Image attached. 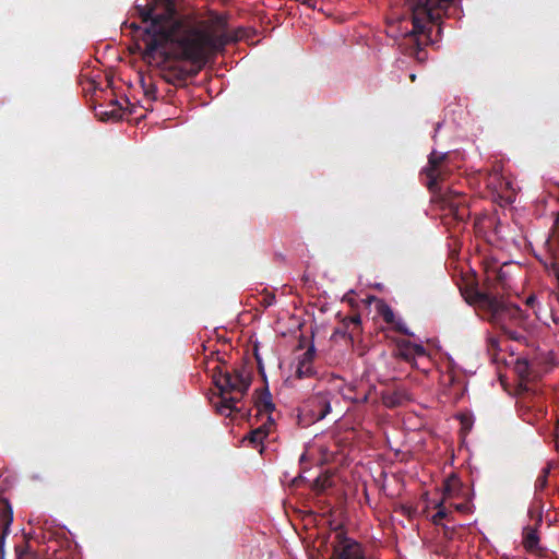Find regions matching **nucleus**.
<instances>
[{"mask_svg": "<svg viewBox=\"0 0 559 559\" xmlns=\"http://www.w3.org/2000/svg\"><path fill=\"white\" fill-rule=\"evenodd\" d=\"M142 22L151 21L143 32L145 48L142 60L160 71L168 84L183 85L189 78L195 76L209 59L224 50L229 43L242 38V31L227 32V24L218 17L204 27H186L175 31L160 29V16L154 15V8L135 7Z\"/></svg>", "mask_w": 559, "mask_h": 559, "instance_id": "obj_1", "label": "nucleus"}, {"mask_svg": "<svg viewBox=\"0 0 559 559\" xmlns=\"http://www.w3.org/2000/svg\"><path fill=\"white\" fill-rule=\"evenodd\" d=\"M447 153L432 151L428 158V166L424 169L427 178L426 187L433 194V200L440 204L445 216H451L457 223H464L471 217V199L466 194L456 192L443 186V162Z\"/></svg>", "mask_w": 559, "mask_h": 559, "instance_id": "obj_2", "label": "nucleus"}, {"mask_svg": "<svg viewBox=\"0 0 559 559\" xmlns=\"http://www.w3.org/2000/svg\"><path fill=\"white\" fill-rule=\"evenodd\" d=\"M212 380L218 390V400L213 402L216 412L224 416H229L233 412H240L237 403L240 402L250 388V371L241 366L229 372L217 365L212 369Z\"/></svg>", "mask_w": 559, "mask_h": 559, "instance_id": "obj_3", "label": "nucleus"}, {"mask_svg": "<svg viewBox=\"0 0 559 559\" xmlns=\"http://www.w3.org/2000/svg\"><path fill=\"white\" fill-rule=\"evenodd\" d=\"M468 304H475L486 312L487 320L493 325L506 329L507 321L520 322L524 319L522 309L502 298L488 293L475 290L465 297Z\"/></svg>", "mask_w": 559, "mask_h": 559, "instance_id": "obj_4", "label": "nucleus"}, {"mask_svg": "<svg viewBox=\"0 0 559 559\" xmlns=\"http://www.w3.org/2000/svg\"><path fill=\"white\" fill-rule=\"evenodd\" d=\"M452 0H404L411 12L414 31L425 33L428 25H435L441 19L444 8Z\"/></svg>", "mask_w": 559, "mask_h": 559, "instance_id": "obj_5", "label": "nucleus"}, {"mask_svg": "<svg viewBox=\"0 0 559 559\" xmlns=\"http://www.w3.org/2000/svg\"><path fill=\"white\" fill-rule=\"evenodd\" d=\"M332 396L330 391L312 394L304 402L301 412L309 417V421H320L331 413Z\"/></svg>", "mask_w": 559, "mask_h": 559, "instance_id": "obj_6", "label": "nucleus"}, {"mask_svg": "<svg viewBox=\"0 0 559 559\" xmlns=\"http://www.w3.org/2000/svg\"><path fill=\"white\" fill-rule=\"evenodd\" d=\"M332 546L333 559H366L361 544L343 533L335 535Z\"/></svg>", "mask_w": 559, "mask_h": 559, "instance_id": "obj_7", "label": "nucleus"}, {"mask_svg": "<svg viewBox=\"0 0 559 559\" xmlns=\"http://www.w3.org/2000/svg\"><path fill=\"white\" fill-rule=\"evenodd\" d=\"M13 521V510L8 499L0 498V559L4 558V542Z\"/></svg>", "mask_w": 559, "mask_h": 559, "instance_id": "obj_8", "label": "nucleus"}, {"mask_svg": "<svg viewBox=\"0 0 559 559\" xmlns=\"http://www.w3.org/2000/svg\"><path fill=\"white\" fill-rule=\"evenodd\" d=\"M316 356L314 346L311 345L300 357L296 370V376L299 379L310 378L316 374L313 368V359Z\"/></svg>", "mask_w": 559, "mask_h": 559, "instance_id": "obj_9", "label": "nucleus"}, {"mask_svg": "<svg viewBox=\"0 0 559 559\" xmlns=\"http://www.w3.org/2000/svg\"><path fill=\"white\" fill-rule=\"evenodd\" d=\"M255 407L258 408L259 415L266 414L267 423L270 425H274V419L272 418L271 414L275 409V405L272 401V395L267 389L261 391V393L259 394L255 401Z\"/></svg>", "mask_w": 559, "mask_h": 559, "instance_id": "obj_10", "label": "nucleus"}, {"mask_svg": "<svg viewBox=\"0 0 559 559\" xmlns=\"http://www.w3.org/2000/svg\"><path fill=\"white\" fill-rule=\"evenodd\" d=\"M433 25H428L425 33L415 32L414 28L407 35V39L412 44L411 53L416 57V59L423 62L426 58V52L419 47L418 35H427L430 39V32Z\"/></svg>", "mask_w": 559, "mask_h": 559, "instance_id": "obj_11", "label": "nucleus"}, {"mask_svg": "<svg viewBox=\"0 0 559 559\" xmlns=\"http://www.w3.org/2000/svg\"><path fill=\"white\" fill-rule=\"evenodd\" d=\"M406 400V392L396 389L394 391H385L382 393V402L386 407L394 408L404 403Z\"/></svg>", "mask_w": 559, "mask_h": 559, "instance_id": "obj_12", "label": "nucleus"}, {"mask_svg": "<svg viewBox=\"0 0 559 559\" xmlns=\"http://www.w3.org/2000/svg\"><path fill=\"white\" fill-rule=\"evenodd\" d=\"M272 425H270L267 421L264 423L263 425H261L260 427L253 429L249 436H248V440L250 443L254 444V445H258L260 443H262V441L269 436L270 433V427Z\"/></svg>", "mask_w": 559, "mask_h": 559, "instance_id": "obj_13", "label": "nucleus"}, {"mask_svg": "<svg viewBox=\"0 0 559 559\" xmlns=\"http://www.w3.org/2000/svg\"><path fill=\"white\" fill-rule=\"evenodd\" d=\"M343 325L346 330H350L349 338L353 341L361 331V318L360 314H354L343 320Z\"/></svg>", "mask_w": 559, "mask_h": 559, "instance_id": "obj_14", "label": "nucleus"}, {"mask_svg": "<svg viewBox=\"0 0 559 559\" xmlns=\"http://www.w3.org/2000/svg\"><path fill=\"white\" fill-rule=\"evenodd\" d=\"M539 543V537L537 535V531L532 527H526L523 533V546L528 551H534L537 549Z\"/></svg>", "mask_w": 559, "mask_h": 559, "instance_id": "obj_15", "label": "nucleus"}, {"mask_svg": "<svg viewBox=\"0 0 559 559\" xmlns=\"http://www.w3.org/2000/svg\"><path fill=\"white\" fill-rule=\"evenodd\" d=\"M333 481L330 475L320 474L312 483L311 489L317 493L324 492L328 488L332 487Z\"/></svg>", "mask_w": 559, "mask_h": 559, "instance_id": "obj_16", "label": "nucleus"}, {"mask_svg": "<svg viewBox=\"0 0 559 559\" xmlns=\"http://www.w3.org/2000/svg\"><path fill=\"white\" fill-rule=\"evenodd\" d=\"M461 488V481L457 477L451 476L445 479L443 485V495L445 498L453 497Z\"/></svg>", "mask_w": 559, "mask_h": 559, "instance_id": "obj_17", "label": "nucleus"}, {"mask_svg": "<svg viewBox=\"0 0 559 559\" xmlns=\"http://www.w3.org/2000/svg\"><path fill=\"white\" fill-rule=\"evenodd\" d=\"M377 311L381 316V318L383 319V321L385 323H388V324L395 323V313H394L393 309L384 301L379 302V305L377 306Z\"/></svg>", "mask_w": 559, "mask_h": 559, "instance_id": "obj_18", "label": "nucleus"}, {"mask_svg": "<svg viewBox=\"0 0 559 559\" xmlns=\"http://www.w3.org/2000/svg\"><path fill=\"white\" fill-rule=\"evenodd\" d=\"M412 343L409 341H401L397 344L399 348V357L404 359L405 361H412L415 359L414 352L412 350Z\"/></svg>", "mask_w": 559, "mask_h": 559, "instance_id": "obj_19", "label": "nucleus"}, {"mask_svg": "<svg viewBox=\"0 0 559 559\" xmlns=\"http://www.w3.org/2000/svg\"><path fill=\"white\" fill-rule=\"evenodd\" d=\"M549 473H550L549 467H544L542 469L540 474L538 475V477L536 478V481H535V490L536 491H542L547 487Z\"/></svg>", "mask_w": 559, "mask_h": 559, "instance_id": "obj_20", "label": "nucleus"}, {"mask_svg": "<svg viewBox=\"0 0 559 559\" xmlns=\"http://www.w3.org/2000/svg\"><path fill=\"white\" fill-rule=\"evenodd\" d=\"M15 559H26L31 555L29 545L27 543H21L15 545Z\"/></svg>", "mask_w": 559, "mask_h": 559, "instance_id": "obj_21", "label": "nucleus"}, {"mask_svg": "<svg viewBox=\"0 0 559 559\" xmlns=\"http://www.w3.org/2000/svg\"><path fill=\"white\" fill-rule=\"evenodd\" d=\"M141 83H142V88L144 91V95L148 99L155 100L156 99V94H157V87L155 86V84H153V83L146 84L144 82V80H142Z\"/></svg>", "mask_w": 559, "mask_h": 559, "instance_id": "obj_22", "label": "nucleus"}, {"mask_svg": "<svg viewBox=\"0 0 559 559\" xmlns=\"http://www.w3.org/2000/svg\"><path fill=\"white\" fill-rule=\"evenodd\" d=\"M392 325L396 332L402 333L407 336H413V333L408 330L405 322H403L402 320L395 319V323H393Z\"/></svg>", "mask_w": 559, "mask_h": 559, "instance_id": "obj_23", "label": "nucleus"}, {"mask_svg": "<svg viewBox=\"0 0 559 559\" xmlns=\"http://www.w3.org/2000/svg\"><path fill=\"white\" fill-rule=\"evenodd\" d=\"M437 512L433 515V522L439 523L441 520L445 519L448 515L447 509L443 507L442 502L437 506Z\"/></svg>", "mask_w": 559, "mask_h": 559, "instance_id": "obj_24", "label": "nucleus"}, {"mask_svg": "<svg viewBox=\"0 0 559 559\" xmlns=\"http://www.w3.org/2000/svg\"><path fill=\"white\" fill-rule=\"evenodd\" d=\"M511 340H514V341H521L524 338V336L522 334H520L519 332L516 331H512V330H509L507 326L506 329H501Z\"/></svg>", "mask_w": 559, "mask_h": 559, "instance_id": "obj_25", "label": "nucleus"}, {"mask_svg": "<svg viewBox=\"0 0 559 559\" xmlns=\"http://www.w3.org/2000/svg\"><path fill=\"white\" fill-rule=\"evenodd\" d=\"M412 350L414 352V356H425L426 355V348L420 344H414L412 343Z\"/></svg>", "mask_w": 559, "mask_h": 559, "instance_id": "obj_26", "label": "nucleus"}, {"mask_svg": "<svg viewBox=\"0 0 559 559\" xmlns=\"http://www.w3.org/2000/svg\"><path fill=\"white\" fill-rule=\"evenodd\" d=\"M487 344H488V347L491 349V350H499V338L495 337V336H489L487 338Z\"/></svg>", "mask_w": 559, "mask_h": 559, "instance_id": "obj_27", "label": "nucleus"}, {"mask_svg": "<svg viewBox=\"0 0 559 559\" xmlns=\"http://www.w3.org/2000/svg\"><path fill=\"white\" fill-rule=\"evenodd\" d=\"M349 332H350V330L349 329L346 330V328L342 324V326H340L335 330L334 334H340L344 337L346 335L349 336Z\"/></svg>", "mask_w": 559, "mask_h": 559, "instance_id": "obj_28", "label": "nucleus"}, {"mask_svg": "<svg viewBox=\"0 0 559 559\" xmlns=\"http://www.w3.org/2000/svg\"><path fill=\"white\" fill-rule=\"evenodd\" d=\"M102 115L106 116V119L121 117V115L119 112H117L115 109L111 110L109 114L108 112H102ZM103 119H105V117H103Z\"/></svg>", "mask_w": 559, "mask_h": 559, "instance_id": "obj_29", "label": "nucleus"}, {"mask_svg": "<svg viewBox=\"0 0 559 559\" xmlns=\"http://www.w3.org/2000/svg\"><path fill=\"white\" fill-rule=\"evenodd\" d=\"M454 508H455V510H457L459 512H467V511H468V506H467V503H457V504H454Z\"/></svg>", "mask_w": 559, "mask_h": 559, "instance_id": "obj_30", "label": "nucleus"}, {"mask_svg": "<svg viewBox=\"0 0 559 559\" xmlns=\"http://www.w3.org/2000/svg\"><path fill=\"white\" fill-rule=\"evenodd\" d=\"M300 3L306 4L309 8L314 9L317 4V0H298Z\"/></svg>", "mask_w": 559, "mask_h": 559, "instance_id": "obj_31", "label": "nucleus"}, {"mask_svg": "<svg viewBox=\"0 0 559 559\" xmlns=\"http://www.w3.org/2000/svg\"><path fill=\"white\" fill-rule=\"evenodd\" d=\"M274 301H275V296L274 295H269V296H266L264 298L263 304L265 306H271V305H273Z\"/></svg>", "mask_w": 559, "mask_h": 559, "instance_id": "obj_32", "label": "nucleus"}, {"mask_svg": "<svg viewBox=\"0 0 559 559\" xmlns=\"http://www.w3.org/2000/svg\"><path fill=\"white\" fill-rule=\"evenodd\" d=\"M555 443L557 451H559V421L556 425Z\"/></svg>", "mask_w": 559, "mask_h": 559, "instance_id": "obj_33", "label": "nucleus"}, {"mask_svg": "<svg viewBox=\"0 0 559 559\" xmlns=\"http://www.w3.org/2000/svg\"><path fill=\"white\" fill-rule=\"evenodd\" d=\"M254 356H255V359H257V362H258V367H259V372L263 374V365H262V360L259 356V354L255 352L254 353Z\"/></svg>", "mask_w": 559, "mask_h": 559, "instance_id": "obj_34", "label": "nucleus"}, {"mask_svg": "<svg viewBox=\"0 0 559 559\" xmlns=\"http://www.w3.org/2000/svg\"><path fill=\"white\" fill-rule=\"evenodd\" d=\"M535 301H536V298H535V296H533V295H532V296H528V297L526 298L525 304H526L528 307H533V306H534V304H535Z\"/></svg>", "mask_w": 559, "mask_h": 559, "instance_id": "obj_35", "label": "nucleus"}, {"mask_svg": "<svg viewBox=\"0 0 559 559\" xmlns=\"http://www.w3.org/2000/svg\"><path fill=\"white\" fill-rule=\"evenodd\" d=\"M130 28H132V29H133V31H135V32L141 31V27H140V26H138L135 23H131V24H130Z\"/></svg>", "mask_w": 559, "mask_h": 559, "instance_id": "obj_36", "label": "nucleus"}, {"mask_svg": "<svg viewBox=\"0 0 559 559\" xmlns=\"http://www.w3.org/2000/svg\"><path fill=\"white\" fill-rule=\"evenodd\" d=\"M409 79H411L412 82H414L416 80V74H411Z\"/></svg>", "mask_w": 559, "mask_h": 559, "instance_id": "obj_37", "label": "nucleus"}]
</instances>
